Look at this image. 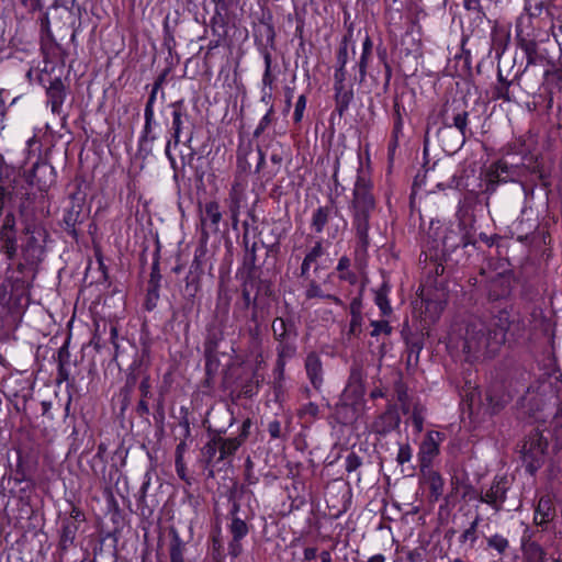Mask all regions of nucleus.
<instances>
[{
    "label": "nucleus",
    "instance_id": "obj_1",
    "mask_svg": "<svg viewBox=\"0 0 562 562\" xmlns=\"http://www.w3.org/2000/svg\"><path fill=\"white\" fill-rule=\"evenodd\" d=\"M525 325L504 307L488 318L471 319L459 337H451L449 345L462 351L468 362L495 357L506 341V334L520 336Z\"/></svg>",
    "mask_w": 562,
    "mask_h": 562
},
{
    "label": "nucleus",
    "instance_id": "obj_2",
    "mask_svg": "<svg viewBox=\"0 0 562 562\" xmlns=\"http://www.w3.org/2000/svg\"><path fill=\"white\" fill-rule=\"evenodd\" d=\"M358 175L352 190V199L349 204L351 225L357 239V250L367 254L370 247V220L376 209V199L373 193L371 178L363 171L359 157Z\"/></svg>",
    "mask_w": 562,
    "mask_h": 562
},
{
    "label": "nucleus",
    "instance_id": "obj_3",
    "mask_svg": "<svg viewBox=\"0 0 562 562\" xmlns=\"http://www.w3.org/2000/svg\"><path fill=\"white\" fill-rule=\"evenodd\" d=\"M249 492L244 485L234 483L227 491V501L229 509L227 512V531L231 539L227 543L228 555L233 559L240 557L244 552L243 540L251 530V520L255 516L254 510L241 508V499Z\"/></svg>",
    "mask_w": 562,
    "mask_h": 562
},
{
    "label": "nucleus",
    "instance_id": "obj_4",
    "mask_svg": "<svg viewBox=\"0 0 562 562\" xmlns=\"http://www.w3.org/2000/svg\"><path fill=\"white\" fill-rule=\"evenodd\" d=\"M347 220L333 203L315 209L310 223L312 232L316 235H326L327 243L341 237L347 229Z\"/></svg>",
    "mask_w": 562,
    "mask_h": 562
},
{
    "label": "nucleus",
    "instance_id": "obj_5",
    "mask_svg": "<svg viewBox=\"0 0 562 562\" xmlns=\"http://www.w3.org/2000/svg\"><path fill=\"white\" fill-rule=\"evenodd\" d=\"M519 447L520 458L526 471L535 475L544 464L548 440L538 428H533L525 436Z\"/></svg>",
    "mask_w": 562,
    "mask_h": 562
},
{
    "label": "nucleus",
    "instance_id": "obj_6",
    "mask_svg": "<svg viewBox=\"0 0 562 562\" xmlns=\"http://www.w3.org/2000/svg\"><path fill=\"white\" fill-rule=\"evenodd\" d=\"M521 177V167L509 165L506 160L499 159L490 165L482 176V192L485 194L495 193L497 187L507 182H516Z\"/></svg>",
    "mask_w": 562,
    "mask_h": 562
},
{
    "label": "nucleus",
    "instance_id": "obj_7",
    "mask_svg": "<svg viewBox=\"0 0 562 562\" xmlns=\"http://www.w3.org/2000/svg\"><path fill=\"white\" fill-rule=\"evenodd\" d=\"M512 482L505 475H496L490 486L482 487L480 492L472 490L470 499H479L488 505L495 513L504 509L507 499V493L510 490Z\"/></svg>",
    "mask_w": 562,
    "mask_h": 562
},
{
    "label": "nucleus",
    "instance_id": "obj_8",
    "mask_svg": "<svg viewBox=\"0 0 562 562\" xmlns=\"http://www.w3.org/2000/svg\"><path fill=\"white\" fill-rule=\"evenodd\" d=\"M169 108L172 110L170 132L175 145H178L181 142V137L184 136V144L190 146L193 138L194 123L188 113L184 101L178 100L172 102Z\"/></svg>",
    "mask_w": 562,
    "mask_h": 562
},
{
    "label": "nucleus",
    "instance_id": "obj_9",
    "mask_svg": "<svg viewBox=\"0 0 562 562\" xmlns=\"http://www.w3.org/2000/svg\"><path fill=\"white\" fill-rule=\"evenodd\" d=\"M24 233L27 235V239L22 246L23 258L29 265H37L44 259L48 233L37 224L27 225Z\"/></svg>",
    "mask_w": 562,
    "mask_h": 562
},
{
    "label": "nucleus",
    "instance_id": "obj_10",
    "mask_svg": "<svg viewBox=\"0 0 562 562\" xmlns=\"http://www.w3.org/2000/svg\"><path fill=\"white\" fill-rule=\"evenodd\" d=\"M70 512L68 515L60 517L59 520V549L63 552L69 550L75 546L77 532L82 522L86 521L85 513L75 504H70Z\"/></svg>",
    "mask_w": 562,
    "mask_h": 562
},
{
    "label": "nucleus",
    "instance_id": "obj_11",
    "mask_svg": "<svg viewBox=\"0 0 562 562\" xmlns=\"http://www.w3.org/2000/svg\"><path fill=\"white\" fill-rule=\"evenodd\" d=\"M515 27L517 45L526 55L527 66L536 65L541 56L538 53L535 30L530 26V18L519 16Z\"/></svg>",
    "mask_w": 562,
    "mask_h": 562
},
{
    "label": "nucleus",
    "instance_id": "obj_12",
    "mask_svg": "<svg viewBox=\"0 0 562 562\" xmlns=\"http://www.w3.org/2000/svg\"><path fill=\"white\" fill-rule=\"evenodd\" d=\"M244 226L245 232L243 234V243L245 246V254L243 258V268L246 270V276L260 277L259 270L261 268V263L258 262L257 251L259 248H265L266 257L272 252H278L279 238H277L276 241L270 245H266L263 241H254L251 245H249L248 224L244 223Z\"/></svg>",
    "mask_w": 562,
    "mask_h": 562
},
{
    "label": "nucleus",
    "instance_id": "obj_13",
    "mask_svg": "<svg viewBox=\"0 0 562 562\" xmlns=\"http://www.w3.org/2000/svg\"><path fill=\"white\" fill-rule=\"evenodd\" d=\"M440 119L442 124H448L452 128L470 137L472 136L473 133L468 127L469 112L462 101L452 100L451 102H446L440 111Z\"/></svg>",
    "mask_w": 562,
    "mask_h": 562
},
{
    "label": "nucleus",
    "instance_id": "obj_14",
    "mask_svg": "<svg viewBox=\"0 0 562 562\" xmlns=\"http://www.w3.org/2000/svg\"><path fill=\"white\" fill-rule=\"evenodd\" d=\"M158 91H159L158 89L151 87V90H150V93H149V97H148V100L146 102L145 110H144L145 124H144L142 135L139 137L138 146H139V151L144 153L145 156H148L151 154V151H153L151 145H153L154 140L157 138L156 135L154 134V126L156 124L154 104L156 102Z\"/></svg>",
    "mask_w": 562,
    "mask_h": 562
},
{
    "label": "nucleus",
    "instance_id": "obj_15",
    "mask_svg": "<svg viewBox=\"0 0 562 562\" xmlns=\"http://www.w3.org/2000/svg\"><path fill=\"white\" fill-rule=\"evenodd\" d=\"M199 217L201 237L209 239L211 234H215L220 229L222 212L218 202L207 201L204 205H200Z\"/></svg>",
    "mask_w": 562,
    "mask_h": 562
},
{
    "label": "nucleus",
    "instance_id": "obj_16",
    "mask_svg": "<svg viewBox=\"0 0 562 562\" xmlns=\"http://www.w3.org/2000/svg\"><path fill=\"white\" fill-rule=\"evenodd\" d=\"M26 181L46 192L56 181L55 168L46 161H36L27 173Z\"/></svg>",
    "mask_w": 562,
    "mask_h": 562
},
{
    "label": "nucleus",
    "instance_id": "obj_17",
    "mask_svg": "<svg viewBox=\"0 0 562 562\" xmlns=\"http://www.w3.org/2000/svg\"><path fill=\"white\" fill-rule=\"evenodd\" d=\"M435 136L439 142L443 151L454 154L462 148L467 139L470 137L460 131L452 128L450 125L441 123L435 131Z\"/></svg>",
    "mask_w": 562,
    "mask_h": 562
},
{
    "label": "nucleus",
    "instance_id": "obj_18",
    "mask_svg": "<svg viewBox=\"0 0 562 562\" xmlns=\"http://www.w3.org/2000/svg\"><path fill=\"white\" fill-rule=\"evenodd\" d=\"M540 531H533L529 527H526L521 539V551L527 562H548L547 552L538 543L537 535Z\"/></svg>",
    "mask_w": 562,
    "mask_h": 562
},
{
    "label": "nucleus",
    "instance_id": "obj_19",
    "mask_svg": "<svg viewBox=\"0 0 562 562\" xmlns=\"http://www.w3.org/2000/svg\"><path fill=\"white\" fill-rule=\"evenodd\" d=\"M443 435L439 431H428L420 443L418 460L420 470L431 468L432 460L439 453V445Z\"/></svg>",
    "mask_w": 562,
    "mask_h": 562
},
{
    "label": "nucleus",
    "instance_id": "obj_20",
    "mask_svg": "<svg viewBox=\"0 0 562 562\" xmlns=\"http://www.w3.org/2000/svg\"><path fill=\"white\" fill-rule=\"evenodd\" d=\"M400 423L401 417L396 405L389 404L386 409L383 413L379 414L372 422L370 429L372 432L385 436L391 431L395 430L396 428H398Z\"/></svg>",
    "mask_w": 562,
    "mask_h": 562
},
{
    "label": "nucleus",
    "instance_id": "obj_21",
    "mask_svg": "<svg viewBox=\"0 0 562 562\" xmlns=\"http://www.w3.org/2000/svg\"><path fill=\"white\" fill-rule=\"evenodd\" d=\"M226 319L216 317L206 326L205 339L203 342L204 353L213 357L218 353L220 344L225 338Z\"/></svg>",
    "mask_w": 562,
    "mask_h": 562
},
{
    "label": "nucleus",
    "instance_id": "obj_22",
    "mask_svg": "<svg viewBox=\"0 0 562 562\" xmlns=\"http://www.w3.org/2000/svg\"><path fill=\"white\" fill-rule=\"evenodd\" d=\"M488 411L492 415L499 413L513 400V393L502 383H495L485 393Z\"/></svg>",
    "mask_w": 562,
    "mask_h": 562
},
{
    "label": "nucleus",
    "instance_id": "obj_23",
    "mask_svg": "<svg viewBox=\"0 0 562 562\" xmlns=\"http://www.w3.org/2000/svg\"><path fill=\"white\" fill-rule=\"evenodd\" d=\"M557 515L553 497L549 494L541 495L538 499L533 514V522L541 527V531L547 529Z\"/></svg>",
    "mask_w": 562,
    "mask_h": 562
},
{
    "label": "nucleus",
    "instance_id": "obj_24",
    "mask_svg": "<svg viewBox=\"0 0 562 562\" xmlns=\"http://www.w3.org/2000/svg\"><path fill=\"white\" fill-rule=\"evenodd\" d=\"M306 376L316 391H321L324 383V369L319 355L315 351L307 353L304 360Z\"/></svg>",
    "mask_w": 562,
    "mask_h": 562
},
{
    "label": "nucleus",
    "instance_id": "obj_25",
    "mask_svg": "<svg viewBox=\"0 0 562 562\" xmlns=\"http://www.w3.org/2000/svg\"><path fill=\"white\" fill-rule=\"evenodd\" d=\"M271 329L276 341L294 340L297 337V328L292 317H276Z\"/></svg>",
    "mask_w": 562,
    "mask_h": 562
},
{
    "label": "nucleus",
    "instance_id": "obj_26",
    "mask_svg": "<svg viewBox=\"0 0 562 562\" xmlns=\"http://www.w3.org/2000/svg\"><path fill=\"white\" fill-rule=\"evenodd\" d=\"M47 102L54 114H60L67 95L66 86L60 78H55L46 89Z\"/></svg>",
    "mask_w": 562,
    "mask_h": 562
},
{
    "label": "nucleus",
    "instance_id": "obj_27",
    "mask_svg": "<svg viewBox=\"0 0 562 562\" xmlns=\"http://www.w3.org/2000/svg\"><path fill=\"white\" fill-rule=\"evenodd\" d=\"M443 251H453L459 247H467L471 244L467 234L461 232V224L458 228L452 226L445 228V234L440 237Z\"/></svg>",
    "mask_w": 562,
    "mask_h": 562
},
{
    "label": "nucleus",
    "instance_id": "obj_28",
    "mask_svg": "<svg viewBox=\"0 0 562 562\" xmlns=\"http://www.w3.org/2000/svg\"><path fill=\"white\" fill-rule=\"evenodd\" d=\"M262 285L263 281L261 280L260 277L245 276L241 284V297L244 308H251L252 306L259 303L257 294L255 296H251V292L256 291L258 293L261 290Z\"/></svg>",
    "mask_w": 562,
    "mask_h": 562
},
{
    "label": "nucleus",
    "instance_id": "obj_29",
    "mask_svg": "<svg viewBox=\"0 0 562 562\" xmlns=\"http://www.w3.org/2000/svg\"><path fill=\"white\" fill-rule=\"evenodd\" d=\"M425 483L429 488V497L431 502H437L443 494L445 481L439 472L432 468L420 470Z\"/></svg>",
    "mask_w": 562,
    "mask_h": 562
},
{
    "label": "nucleus",
    "instance_id": "obj_30",
    "mask_svg": "<svg viewBox=\"0 0 562 562\" xmlns=\"http://www.w3.org/2000/svg\"><path fill=\"white\" fill-rule=\"evenodd\" d=\"M359 417V404L339 403L335 406V418L341 425L353 424Z\"/></svg>",
    "mask_w": 562,
    "mask_h": 562
},
{
    "label": "nucleus",
    "instance_id": "obj_31",
    "mask_svg": "<svg viewBox=\"0 0 562 562\" xmlns=\"http://www.w3.org/2000/svg\"><path fill=\"white\" fill-rule=\"evenodd\" d=\"M83 222L82 209L81 206L72 204L69 209L65 211L63 217V224L65 231H67L72 237H77L76 226Z\"/></svg>",
    "mask_w": 562,
    "mask_h": 562
},
{
    "label": "nucleus",
    "instance_id": "obj_32",
    "mask_svg": "<svg viewBox=\"0 0 562 562\" xmlns=\"http://www.w3.org/2000/svg\"><path fill=\"white\" fill-rule=\"evenodd\" d=\"M184 281L186 285L182 292L183 299L186 300V305H189V308H191L196 294L201 290V274L194 273V271H189Z\"/></svg>",
    "mask_w": 562,
    "mask_h": 562
},
{
    "label": "nucleus",
    "instance_id": "obj_33",
    "mask_svg": "<svg viewBox=\"0 0 562 562\" xmlns=\"http://www.w3.org/2000/svg\"><path fill=\"white\" fill-rule=\"evenodd\" d=\"M486 550H492L497 553L499 557L507 555L510 549V542L507 537L502 533L495 532L484 537Z\"/></svg>",
    "mask_w": 562,
    "mask_h": 562
},
{
    "label": "nucleus",
    "instance_id": "obj_34",
    "mask_svg": "<svg viewBox=\"0 0 562 562\" xmlns=\"http://www.w3.org/2000/svg\"><path fill=\"white\" fill-rule=\"evenodd\" d=\"M391 292V285L387 281L374 290V303L380 308L382 316H389L392 313V307L389 301V293Z\"/></svg>",
    "mask_w": 562,
    "mask_h": 562
},
{
    "label": "nucleus",
    "instance_id": "obj_35",
    "mask_svg": "<svg viewBox=\"0 0 562 562\" xmlns=\"http://www.w3.org/2000/svg\"><path fill=\"white\" fill-rule=\"evenodd\" d=\"M510 34L503 27H494L492 31V48L495 56L499 58L506 50L509 43Z\"/></svg>",
    "mask_w": 562,
    "mask_h": 562
},
{
    "label": "nucleus",
    "instance_id": "obj_36",
    "mask_svg": "<svg viewBox=\"0 0 562 562\" xmlns=\"http://www.w3.org/2000/svg\"><path fill=\"white\" fill-rule=\"evenodd\" d=\"M186 550V542L180 538L176 530H172L169 543L170 562H184Z\"/></svg>",
    "mask_w": 562,
    "mask_h": 562
},
{
    "label": "nucleus",
    "instance_id": "obj_37",
    "mask_svg": "<svg viewBox=\"0 0 562 562\" xmlns=\"http://www.w3.org/2000/svg\"><path fill=\"white\" fill-rule=\"evenodd\" d=\"M350 267H351L350 258L347 256L340 257L338 260L337 267H336V271L338 273L337 277L340 281H346L350 285H355L358 283V276L356 274L355 271H352L350 269Z\"/></svg>",
    "mask_w": 562,
    "mask_h": 562
},
{
    "label": "nucleus",
    "instance_id": "obj_38",
    "mask_svg": "<svg viewBox=\"0 0 562 562\" xmlns=\"http://www.w3.org/2000/svg\"><path fill=\"white\" fill-rule=\"evenodd\" d=\"M255 151L250 143L239 145L237 148V171L239 173H249L251 171V164L249 157L254 156Z\"/></svg>",
    "mask_w": 562,
    "mask_h": 562
},
{
    "label": "nucleus",
    "instance_id": "obj_39",
    "mask_svg": "<svg viewBox=\"0 0 562 562\" xmlns=\"http://www.w3.org/2000/svg\"><path fill=\"white\" fill-rule=\"evenodd\" d=\"M481 521L480 515H476L473 521L469 525V527L463 530V532L459 537V543L461 546H468L469 549H474L475 543L479 539V525Z\"/></svg>",
    "mask_w": 562,
    "mask_h": 562
},
{
    "label": "nucleus",
    "instance_id": "obj_40",
    "mask_svg": "<svg viewBox=\"0 0 562 562\" xmlns=\"http://www.w3.org/2000/svg\"><path fill=\"white\" fill-rule=\"evenodd\" d=\"M220 456L216 459V462L224 461L231 457H233L238 448L241 446L240 441L234 438H224L220 434Z\"/></svg>",
    "mask_w": 562,
    "mask_h": 562
},
{
    "label": "nucleus",
    "instance_id": "obj_41",
    "mask_svg": "<svg viewBox=\"0 0 562 562\" xmlns=\"http://www.w3.org/2000/svg\"><path fill=\"white\" fill-rule=\"evenodd\" d=\"M220 432H216L212 438L203 446L201 452L205 460L206 467H214L216 462V454L220 453Z\"/></svg>",
    "mask_w": 562,
    "mask_h": 562
},
{
    "label": "nucleus",
    "instance_id": "obj_42",
    "mask_svg": "<svg viewBox=\"0 0 562 562\" xmlns=\"http://www.w3.org/2000/svg\"><path fill=\"white\" fill-rule=\"evenodd\" d=\"M393 389L396 395L397 401L401 404L402 411L404 414L408 412L409 407V396L407 393V385L404 383L402 374L396 373L395 379L393 381Z\"/></svg>",
    "mask_w": 562,
    "mask_h": 562
},
{
    "label": "nucleus",
    "instance_id": "obj_43",
    "mask_svg": "<svg viewBox=\"0 0 562 562\" xmlns=\"http://www.w3.org/2000/svg\"><path fill=\"white\" fill-rule=\"evenodd\" d=\"M0 240L2 243L1 251L9 260H13L18 251L16 233H0Z\"/></svg>",
    "mask_w": 562,
    "mask_h": 562
},
{
    "label": "nucleus",
    "instance_id": "obj_44",
    "mask_svg": "<svg viewBox=\"0 0 562 562\" xmlns=\"http://www.w3.org/2000/svg\"><path fill=\"white\" fill-rule=\"evenodd\" d=\"M355 97L353 88L350 85L346 92H341L338 95H334L335 99V111L342 116L347 110L349 109L350 103L352 102Z\"/></svg>",
    "mask_w": 562,
    "mask_h": 562
},
{
    "label": "nucleus",
    "instance_id": "obj_45",
    "mask_svg": "<svg viewBox=\"0 0 562 562\" xmlns=\"http://www.w3.org/2000/svg\"><path fill=\"white\" fill-rule=\"evenodd\" d=\"M348 387L352 389L353 393L357 395H362L364 392L363 387V372L362 368L359 366H353L350 370V375L348 380Z\"/></svg>",
    "mask_w": 562,
    "mask_h": 562
},
{
    "label": "nucleus",
    "instance_id": "obj_46",
    "mask_svg": "<svg viewBox=\"0 0 562 562\" xmlns=\"http://www.w3.org/2000/svg\"><path fill=\"white\" fill-rule=\"evenodd\" d=\"M209 239H204V237L200 236L199 246L196 247L194 251V258L192 260V263L190 266L189 271H194V273L202 274L203 273V257L206 254V245Z\"/></svg>",
    "mask_w": 562,
    "mask_h": 562
},
{
    "label": "nucleus",
    "instance_id": "obj_47",
    "mask_svg": "<svg viewBox=\"0 0 562 562\" xmlns=\"http://www.w3.org/2000/svg\"><path fill=\"white\" fill-rule=\"evenodd\" d=\"M394 126L392 131V137L394 140V146H396L398 137L403 134V112H405L404 106L400 104L397 99L394 100Z\"/></svg>",
    "mask_w": 562,
    "mask_h": 562
},
{
    "label": "nucleus",
    "instance_id": "obj_48",
    "mask_svg": "<svg viewBox=\"0 0 562 562\" xmlns=\"http://www.w3.org/2000/svg\"><path fill=\"white\" fill-rule=\"evenodd\" d=\"M296 353V346L290 340L278 341L277 346V361L286 363Z\"/></svg>",
    "mask_w": 562,
    "mask_h": 562
},
{
    "label": "nucleus",
    "instance_id": "obj_49",
    "mask_svg": "<svg viewBox=\"0 0 562 562\" xmlns=\"http://www.w3.org/2000/svg\"><path fill=\"white\" fill-rule=\"evenodd\" d=\"M527 169L529 170L530 173L536 175L538 177L542 188H544L547 191H550V173L538 161V158H536L532 166H528Z\"/></svg>",
    "mask_w": 562,
    "mask_h": 562
},
{
    "label": "nucleus",
    "instance_id": "obj_50",
    "mask_svg": "<svg viewBox=\"0 0 562 562\" xmlns=\"http://www.w3.org/2000/svg\"><path fill=\"white\" fill-rule=\"evenodd\" d=\"M549 432L554 440L553 448L559 451L562 449V415H555L550 422Z\"/></svg>",
    "mask_w": 562,
    "mask_h": 562
},
{
    "label": "nucleus",
    "instance_id": "obj_51",
    "mask_svg": "<svg viewBox=\"0 0 562 562\" xmlns=\"http://www.w3.org/2000/svg\"><path fill=\"white\" fill-rule=\"evenodd\" d=\"M283 149L274 148L270 155V161L272 162V167L267 171V180L273 179L281 170V166L283 162Z\"/></svg>",
    "mask_w": 562,
    "mask_h": 562
},
{
    "label": "nucleus",
    "instance_id": "obj_52",
    "mask_svg": "<svg viewBox=\"0 0 562 562\" xmlns=\"http://www.w3.org/2000/svg\"><path fill=\"white\" fill-rule=\"evenodd\" d=\"M276 121L274 116V108L273 105H270L267 113L262 116L259 124L254 131V137H259L261 134L265 133L267 128Z\"/></svg>",
    "mask_w": 562,
    "mask_h": 562
},
{
    "label": "nucleus",
    "instance_id": "obj_53",
    "mask_svg": "<svg viewBox=\"0 0 562 562\" xmlns=\"http://www.w3.org/2000/svg\"><path fill=\"white\" fill-rule=\"evenodd\" d=\"M351 34L345 35L340 42L339 48L336 55V66L337 67H346L348 63V42Z\"/></svg>",
    "mask_w": 562,
    "mask_h": 562
},
{
    "label": "nucleus",
    "instance_id": "obj_54",
    "mask_svg": "<svg viewBox=\"0 0 562 562\" xmlns=\"http://www.w3.org/2000/svg\"><path fill=\"white\" fill-rule=\"evenodd\" d=\"M513 228V235H516L517 240L524 241L527 240L530 234H532V232L536 229V226L528 224V226L525 227V222L520 220L519 222L514 223Z\"/></svg>",
    "mask_w": 562,
    "mask_h": 562
},
{
    "label": "nucleus",
    "instance_id": "obj_55",
    "mask_svg": "<svg viewBox=\"0 0 562 562\" xmlns=\"http://www.w3.org/2000/svg\"><path fill=\"white\" fill-rule=\"evenodd\" d=\"M513 82L514 81L510 80V81H504L503 83H497L493 91L494 99L510 102L513 100V98L509 93V88L513 85Z\"/></svg>",
    "mask_w": 562,
    "mask_h": 562
},
{
    "label": "nucleus",
    "instance_id": "obj_56",
    "mask_svg": "<svg viewBox=\"0 0 562 562\" xmlns=\"http://www.w3.org/2000/svg\"><path fill=\"white\" fill-rule=\"evenodd\" d=\"M323 244H324V240L322 238L316 240L315 244L313 245V247H311L308 249V251L306 252L304 258L306 260H308L311 263H316L317 260L325 254Z\"/></svg>",
    "mask_w": 562,
    "mask_h": 562
},
{
    "label": "nucleus",
    "instance_id": "obj_57",
    "mask_svg": "<svg viewBox=\"0 0 562 562\" xmlns=\"http://www.w3.org/2000/svg\"><path fill=\"white\" fill-rule=\"evenodd\" d=\"M241 203V194L234 188L229 191L227 199V206L231 215L235 217L236 213H239Z\"/></svg>",
    "mask_w": 562,
    "mask_h": 562
},
{
    "label": "nucleus",
    "instance_id": "obj_58",
    "mask_svg": "<svg viewBox=\"0 0 562 562\" xmlns=\"http://www.w3.org/2000/svg\"><path fill=\"white\" fill-rule=\"evenodd\" d=\"M318 414H319L318 405L316 403L308 402L300 408L297 415L300 418L315 419L316 417H318Z\"/></svg>",
    "mask_w": 562,
    "mask_h": 562
},
{
    "label": "nucleus",
    "instance_id": "obj_59",
    "mask_svg": "<svg viewBox=\"0 0 562 562\" xmlns=\"http://www.w3.org/2000/svg\"><path fill=\"white\" fill-rule=\"evenodd\" d=\"M362 315H350V323L347 335L349 337H358L362 333Z\"/></svg>",
    "mask_w": 562,
    "mask_h": 562
},
{
    "label": "nucleus",
    "instance_id": "obj_60",
    "mask_svg": "<svg viewBox=\"0 0 562 562\" xmlns=\"http://www.w3.org/2000/svg\"><path fill=\"white\" fill-rule=\"evenodd\" d=\"M370 325L373 327L371 331L372 337H376L380 334L391 335L392 326L387 321H371Z\"/></svg>",
    "mask_w": 562,
    "mask_h": 562
},
{
    "label": "nucleus",
    "instance_id": "obj_61",
    "mask_svg": "<svg viewBox=\"0 0 562 562\" xmlns=\"http://www.w3.org/2000/svg\"><path fill=\"white\" fill-rule=\"evenodd\" d=\"M325 296L321 285L315 280H310L305 289V297L307 300L322 299Z\"/></svg>",
    "mask_w": 562,
    "mask_h": 562
},
{
    "label": "nucleus",
    "instance_id": "obj_62",
    "mask_svg": "<svg viewBox=\"0 0 562 562\" xmlns=\"http://www.w3.org/2000/svg\"><path fill=\"white\" fill-rule=\"evenodd\" d=\"M463 8L475 14L476 18L482 19L485 16L484 9L482 7L481 0H463Z\"/></svg>",
    "mask_w": 562,
    "mask_h": 562
},
{
    "label": "nucleus",
    "instance_id": "obj_63",
    "mask_svg": "<svg viewBox=\"0 0 562 562\" xmlns=\"http://www.w3.org/2000/svg\"><path fill=\"white\" fill-rule=\"evenodd\" d=\"M372 57V54H366V52L361 53L360 59L357 63L358 71H359V83H362L366 80L369 60Z\"/></svg>",
    "mask_w": 562,
    "mask_h": 562
},
{
    "label": "nucleus",
    "instance_id": "obj_64",
    "mask_svg": "<svg viewBox=\"0 0 562 562\" xmlns=\"http://www.w3.org/2000/svg\"><path fill=\"white\" fill-rule=\"evenodd\" d=\"M261 381H262L261 376H259L258 374H254L252 380H250L248 383H246L243 386V389H241L243 394L248 397H251L252 395H255L259 390V385H260Z\"/></svg>",
    "mask_w": 562,
    "mask_h": 562
}]
</instances>
